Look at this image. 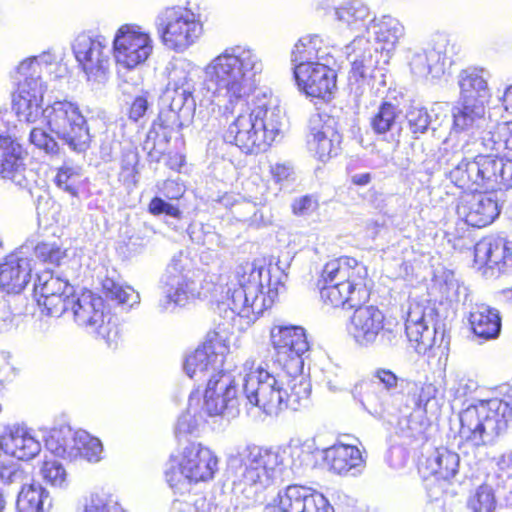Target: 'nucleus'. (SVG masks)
I'll use <instances>...</instances> for the list:
<instances>
[{"label": "nucleus", "mask_w": 512, "mask_h": 512, "mask_svg": "<svg viewBox=\"0 0 512 512\" xmlns=\"http://www.w3.org/2000/svg\"><path fill=\"white\" fill-rule=\"evenodd\" d=\"M71 309L75 323L86 329L88 333L96 335L112 349L121 342V331L112 317L105 312L103 299L91 291L77 294L72 301Z\"/></svg>", "instance_id": "obj_13"}, {"label": "nucleus", "mask_w": 512, "mask_h": 512, "mask_svg": "<svg viewBox=\"0 0 512 512\" xmlns=\"http://www.w3.org/2000/svg\"><path fill=\"white\" fill-rule=\"evenodd\" d=\"M139 155L134 150L124 151L121 158L119 179L126 185H136Z\"/></svg>", "instance_id": "obj_54"}, {"label": "nucleus", "mask_w": 512, "mask_h": 512, "mask_svg": "<svg viewBox=\"0 0 512 512\" xmlns=\"http://www.w3.org/2000/svg\"><path fill=\"white\" fill-rule=\"evenodd\" d=\"M54 61L55 57L45 52L22 61L17 67L19 83L12 103L19 122L33 124L39 118L46 91L41 75Z\"/></svg>", "instance_id": "obj_10"}, {"label": "nucleus", "mask_w": 512, "mask_h": 512, "mask_svg": "<svg viewBox=\"0 0 512 512\" xmlns=\"http://www.w3.org/2000/svg\"><path fill=\"white\" fill-rule=\"evenodd\" d=\"M413 388V381L397 376L387 368H376L371 374L370 382L357 384L354 398L363 408L377 418L386 413L400 410L404 403L407 388Z\"/></svg>", "instance_id": "obj_9"}, {"label": "nucleus", "mask_w": 512, "mask_h": 512, "mask_svg": "<svg viewBox=\"0 0 512 512\" xmlns=\"http://www.w3.org/2000/svg\"><path fill=\"white\" fill-rule=\"evenodd\" d=\"M227 463L238 480L236 489L248 500L247 505L262 502L265 490L278 481L288 480L281 447L247 445L231 454Z\"/></svg>", "instance_id": "obj_4"}, {"label": "nucleus", "mask_w": 512, "mask_h": 512, "mask_svg": "<svg viewBox=\"0 0 512 512\" xmlns=\"http://www.w3.org/2000/svg\"><path fill=\"white\" fill-rule=\"evenodd\" d=\"M155 25L162 43L175 52L188 49L202 33V24L196 14L180 6L161 10Z\"/></svg>", "instance_id": "obj_15"}, {"label": "nucleus", "mask_w": 512, "mask_h": 512, "mask_svg": "<svg viewBox=\"0 0 512 512\" xmlns=\"http://www.w3.org/2000/svg\"><path fill=\"white\" fill-rule=\"evenodd\" d=\"M208 414L200 407V392L194 391L190 394L188 407L177 421L175 434L178 439L185 438L197 431L200 424L206 421Z\"/></svg>", "instance_id": "obj_41"}, {"label": "nucleus", "mask_w": 512, "mask_h": 512, "mask_svg": "<svg viewBox=\"0 0 512 512\" xmlns=\"http://www.w3.org/2000/svg\"><path fill=\"white\" fill-rule=\"evenodd\" d=\"M187 265L188 259L182 253L174 255L167 265L160 280L161 296L155 307L158 313H173L194 297L196 283Z\"/></svg>", "instance_id": "obj_16"}, {"label": "nucleus", "mask_w": 512, "mask_h": 512, "mask_svg": "<svg viewBox=\"0 0 512 512\" xmlns=\"http://www.w3.org/2000/svg\"><path fill=\"white\" fill-rule=\"evenodd\" d=\"M460 457L446 447L436 448L426 459V467L437 479L450 480L459 470Z\"/></svg>", "instance_id": "obj_40"}, {"label": "nucleus", "mask_w": 512, "mask_h": 512, "mask_svg": "<svg viewBox=\"0 0 512 512\" xmlns=\"http://www.w3.org/2000/svg\"><path fill=\"white\" fill-rule=\"evenodd\" d=\"M467 506L473 512H491L496 506V498L493 488L488 484H482L475 489L468 498Z\"/></svg>", "instance_id": "obj_50"}, {"label": "nucleus", "mask_w": 512, "mask_h": 512, "mask_svg": "<svg viewBox=\"0 0 512 512\" xmlns=\"http://www.w3.org/2000/svg\"><path fill=\"white\" fill-rule=\"evenodd\" d=\"M0 447L6 453L19 460L35 458L41 451V444L35 436L24 427L14 426L0 439Z\"/></svg>", "instance_id": "obj_31"}, {"label": "nucleus", "mask_w": 512, "mask_h": 512, "mask_svg": "<svg viewBox=\"0 0 512 512\" xmlns=\"http://www.w3.org/2000/svg\"><path fill=\"white\" fill-rule=\"evenodd\" d=\"M153 41L148 32L135 24H124L113 39L114 56L117 64L133 69L143 64L151 55Z\"/></svg>", "instance_id": "obj_23"}, {"label": "nucleus", "mask_w": 512, "mask_h": 512, "mask_svg": "<svg viewBox=\"0 0 512 512\" xmlns=\"http://www.w3.org/2000/svg\"><path fill=\"white\" fill-rule=\"evenodd\" d=\"M404 114L395 105L383 102L371 117L372 128H403Z\"/></svg>", "instance_id": "obj_47"}, {"label": "nucleus", "mask_w": 512, "mask_h": 512, "mask_svg": "<svg viewBox=\"0 0 512 512\" xmlns=\"http://www.w3.org/2000/svg\"><path fill=\"white\" fill-rule=\"evenodd\" d=\"M74 432L69 426L52 429L45 439L46 448L54 455L69 459Z\"/></svg>", "instance_id": "obj_46"}, {"label": "nucleus", "mask_w": 512, "mask_h": 512, "mask_svg": "<svg viewBox=\"0 0 512 512\" xmlns=\"http://www.w3.org/2000/svg\"><path fill=\"white\" fill-rule=\"evenodd\" d=\"M459 47L444 34H436L426 47L408 48L405 60L411 75L418 80L440 79L451 65Z\"/></svg>", "instance_id": "obj_14"}, {"label": "nucleus", "mask_w": 512, "mask_h": 512, "mask_svg": "<svg viewBox=\"0 0 512 512\" xmlns=\"http://www.w3.org/2000/svg\"><path fill=\"white\" fill-rule=\"evenodd\" d=\"M405 33V26L398 18L390 14L373 16L366 34H358L346 46L352 76L356 80L365 78L376 67L379 51L390 58Z\"/></svg>", "instance_id": "obj_6"}, {"label": "nucleus", "mask_w": 512, "mask_h": 512, "mask_svg": "<svg viewBox=\"0 0 512 512\" xmlns=\"http://www.w3.org/2000/svg\"><path fill=\"white\" fill-rule=\"evenodd\" d=\"M56 136H59L56 130H30L29 133L30 142L48 155H56L59 152Z\"/></svg>", "instance_id": "obj_55"}, {"label": "nucleus", "mask_w": 512, "mask_h": 512, "mask_svg": "<svg viewBox=\"0 0 512 512\" xmlns=\"http://www.w3.org/2000/svg\"><path fill=\"white\" fill-rule=\"evenodd\" d=\"M354 308L347 322L346 331L357 347L386 349L398 343V333L385 326V316L378 307L360 304Z\"/></svg>", "instance_id": "obj_12"}, {"label": "nucleus", "mask_w": 512, "mask_h": 512, "mask_svg": "<svg viewBox=\"0 0 512 512\" xmlns=\"http://www.w3.org/2000/svg\"><path fill=\"white\" fill-rule=\"evenodd\" d=\"M469 323L473 334L482 341L499 337L501 317L499 311L486 304H475L469 315Z\"/></svg>", "instance_id": "obj_35"}, {"label": "nucleus", "mask_w": 512, "mask_h": 512, "mask_svg": "<svg viewBox=\"0 0 512 512\" xmlns=\"http://www.w3.org/2000/svg\"><path fill=\"white\" fill-rule=\"evenodd\" d=\"M448 177L458 188L471 191L459 198L458 217L469 226L486 227L498 218L501 206L495 194L476 191L512 187V160L493 155L463 158L449 171Z\"/></svg>", "instance_id": "obj_2"}, {"label": "nucleus", "mask_w": 512, "mask_h": 512, "mask_svg": "<svg viewBox=\"0 0 512 512\" xmlns=\"http://www.w3.org/2000/svg\"><path fill=\"white\" fill-rule=\"evenodd\" d=\"M82 169L64 164L58 169L54 182L56 186L72 197H77L81 186Z\"/></svg>", "instance_id": "obj_48"}, {"label": "nucleus", "mask_w": 512, "mask_h": 512, "mask_svg": "<svg viewBox=\"0 0 512 512\" xmlns=\"http://www.w3.org/2000/svg\"><path fill=\"white\" fill-rule=\"evenodd\" d=\"M263 63L251 48H226L204 69V83L211 92L216 108L212 109L211 125L223 128H279L285 124V113L263 102L253 109L247 100L256 88V76Z\"/></svg>", "instance_id": "obj_1"}, {"label": "nucleus", "mask_w": 512, "mask_h": 512, "mask_svg": "<svg viewBox=\"0 0 512 512\" xmlns=\"http://www.w3.org/2000/svg\"><path fill=\"white\" fill-rule=\"evenodd\" d=\"M240 397L237 384L231 374L220 371L208 379L200 407L209 417L234 418L239 413Z\"/></svg>", "instance_id": "obj_21"}, {"label": "nucleus", "mask_w": 512, "mask_h": 512, "mask_svg": "<svg viewBox=\"0 0 512 512\" xmlns=\"http://www.w3.org/2000/svg\"><path fill=\"white\" fill-rule=\"evenodd\" d=\"M286 278L279 265L239 264L221 286L224 295L218 302V310L224 312V319L231 321L232 326L237 321L240 329L250 326L273 305Z\"/></svg>", "instance_id": "obj_3"}, {"label": "nucleus", "mask_w": 512, "mask_h": 512, "mask_svg": "<svg viewBox=\"0 0 512 512\" xmlns=\"http://www.w3.org/2000/svg\"><path fill=\"white\" fill-rule=\"evenodd\" d=\"M280 130H225L223 139L226 143L234 144L246 154L266 151Z\"/></svg>", "instance_id": "obj_33"}, {"label": "nucleus", "mask_w": 512, "mask_h": 512, "mask_svg": "<svg viewBox=\"0 0 512 512\" xmlns=\"http://www.w3.org/2000/svg\"><path fill=\"white\" fill-rule=\"evenodd\" d=\"M335 62H316L294 67V77L301 91L307 96L329 99L336 89L337 74L331 67Z\"/></svg>", "instance_id": "obj_26"}, {"label": "nucleus", "mask_w": 512, "mask_h": 512, "mask_svg": "<svg viewBox=\"0 0 512 512\" xmlns=\"http://www.w3.org/2000/svg\"><path fill=\"white\" fill-rule=\"evenodd\" d=\"M227 350L223 338L218 333H214L212 336L208 335L204 344L186 357L185 373L191 379L201 381L224 371L223 364Z\"/></svg>", "instance_id": "obj_25"}, {"label": "nucleus", "mask_w": 512, "mask_h": 512, "mask_svg": "<svg viewBox=\"0 0 512 512\" xmlns=\"http://www.w3.org/2000/svg\"><path fill=\"white\" fill-rule=\"evenodd\" d=\"M232 213L239 221L247 222L251 226L260 227L267 224L263 212L250 201L234 204Z\"/></svg>", "instance_id": "obj_51"}, {"label": "nucleus", "mask_w": 512, "mask_h": 512, "mask_svg": "<svg viewBox=\"0 0 512 512\" xmlns=\"http://www.w3.org/2000/svg\"><path fill=\"white\" fill-rule=\"evenodd\" d=\"M149 113V102L147 99V93L138 95L132 102L128 118L131 124L144 126L146 124V118Z\"/></svg>", "instance_id": "obj_60"}, {"label": "nucleus", "mask_w": 512, "mask_h": 512, "mask_svg": "<svg viewBox=\"0 0 512 512\" xmlns=\"http://www.w3.org/2000/svg\"><path fill=\"white\" fill-rule=\"evenodd\" d=\"M33 291L42 313L51 317L66 313L77 295L68 275L59 269L37 273Z\"/></svg>", "instance_id": "obj_18"}, {"label": "nucleus", "mask_w": 512, "mask_h": 512, "mask_svg": "<svg viewBox=\"0 0 512 512\" xmlns=\"http://www.w3.org/2000/svg\"><path fill=\"white\" fill-rule=\"evenodd\" d=\"M324 460L335 474L352 476L360 473L364 461L360 450L353 445L337 444L324 452Z\"/></svg>", "instance_id": "obj_32"}, {"label": "nucleus", "mask_w": 512, "mask_h": 512, "mask_svg": "<svg viewBox=\"0 0 512 512\" xmlns=\"http://www.w3.org/2000/svg\"><path fill=\"white\" fill-rule=\"evenodd\" d=\"M71 442L72 446L69 451V460H75L80 457L89 462H98L101 459L103 451L101 441L85 430L74 432Z\"/></svg>", "instance_id": "obj_42"}, {"label": "nucleus", "mask_w": 512, "mask_h": 512, "mask_svg": "<svg viewBox=\"0 0 512 512\" xmlns=\"http://www.w3.org/2000/svg\"><path fill=\"white\" fill-rule=\"evenodd\" d=\"M20 254H11L0 264V288L7 293H20L31 277L32 260Z\"/></svg>", "instance_id": "obj_30"}, {"label": "nucleus", "mask_w": 512, "mask_h": 512, "mask_svg": "<svg viewBox=\"0 0 512 512\" xmlns=\"http://www.w3.org/2000/svg\"><path fill=\"white\" fill-rule=\"evenodd\" d=\"M40 475L52 487L65 489L69 485L68 473L57 460H45L40 468Z\"/></svg>", "instance_id": "obj_49"}, {"label": "nucleus", "mask_w": 512, "mask_h": 512, "mask_svg": "<svg viewBox=\"0 0 512 512\" xmlns=\"http://www.w3.org/2000/svg\"><path fill=\"white\" fill-rule=\"evenodd\" d=\"M102 291L107 299L124 307L132 308L140 302L139 293L131 286H124L110 277L102 281Z\"/></svg>", "instance_id": "obj_45"}, {"label": "nucleus", "mask_w": 512, "mask_h": 512, "mask_svg": "<svg viewBox=\"0 0 512 512\" xmlns=\"http://www.w3.org/2000/svg\"><path fill=\"white\" fill-rule=\"evenodd\" d=\"M30 475L21 464L13 460L0 461V481L6 485H26Z\"/></svg>", "instance_id": "obj_53"}, {"label": "nucleus", "mask_w": 512, "mask_h": 512, "mask_svg": "<svg viewBox=\"0 0 512 512\" xmlns=\"http://www.w3.org/2000/svg\"><path fill=\"white\" fill-rule=\"evenodd\" d=\"M489 76V72L483 68L468 67L461 70L457 77L461 109L468 114L476 128L482 126L485 104L491 95L488 87Z\"/></svg>", "instance_id": "obj_20"}, {"label": "nucleus", "mask_w": 512, "mask_h": 512, "mask_svg": "<svg viewBox=\"0 0 512 512\" xmlns=\"http://www.w3.org/2000/svg\"><path fill=\"white\" fill-rule=\"evenodd\" d=\"M82 512H125L111 497L100 494L91 495Z\"/></svg>", "instance_id": "obj_57"}, {"label": "nucleus", "mask_w": 512, "mask_h": 512, "mask_svg": "<svg viewBox=\"0 0 512 512\" xmlns=\"http://www.w3.org/2000/svg\"><path fill=\"white\" fill-rule=\"evenodd\" d=\"M48 500V493L38 483L24 485L18 494L16 501L17 512H44L45 503Z\"/></svg>", "instance_id": "obj_44"}, {"label": "nucleus", "mask_w": 512, "mask_h": 512, "mask_svg": "<svg viewBox=\"0 0 512 512\" xmlns=\"http://www.w3.org/2000/svg\"><path fill=\"white\" fill-rule=\"evenodd\" d=\"M284 452V463L288 471V479L291 475L301 477L313 462V444L308 441L302 442L299 439H293L286 448H281Z\"/></svg>", "instance_id": "obj_38"}, {"label": "nucleus", "mask_w": 512, "mask_h": 512, "mask_svg": "<svg viewBox=\"0 0 512 512\" xmlns=\"http://www.w3.org/2000/svg\"><path fill=\"white\" fill-rule=\"evenodd\" d=\"M148 211L154 216L165 215L177 220L182 217V211L178 205L168 202L158 196L151 199L148 205Z\"/></svg>", "instance_id": "obj_59"}, {"label": "nucleus", "mask_w": 512, "mask_h": 512, "mask_svg": "<svg viewBox=\"0 0 512 512\" xmlns=\"http://www.w3.org/2000/svg\"><path fill=\"white\" fill-rule=\"evenodd\" d=\"M322 39L318 35H307L298 40L292 51L291 60L296 65L310 64L316 62H335L333 56L322 48Z\"/></svg>", "instance_id": "obj_37"}, {"label": "nucleus", "mask_w": 512, "mask_h": 512, "mask_svg": "<svg viewBox=\"0 0 512 512\" xmlns=\"http://www.w3.org/2000/svg\"><path fill=\"white\" fill-rule=\"evenodd\" d=\"M281 512H334L323 494L300 485H289L278 493Z\"/></svg>", "instance_id": "obj_29"}, {"label": "nucleus", "mask_w": 512, "mask_h": 512, "mask_svg": "<svg viewBox=\"0 0 512 512\" xmlns=\"http://www.w3.org/2000/svg\"><path fill=\"white\" fill-rule=\"evenodd\" d=\"M286 373L287 388L283 389L279 380L263 368L250 371L243 379L242 392L246 405L256 407L266 415H277L290 408L297 410L311 393V384L302 373Z\"/></svg>", "instance_id": "obj_5"}, {"label": "nucleus", "mask_w": 512, "mask_h": 512, "mask_svg": "<svg viewBox=\"0 0 512 512\" xmlns=\"http://www.w3.org/2000/svg\"><path fill=\"white\" fill-rule=\"evenodd\" d=\"M270 340L275 361L286 373H297L304 368V355L310 345L301 326L275 324L270 329Z\"/></svg>", "instance_id": "obj_19"}, {"label": "nucleus", "mask_w": 512, "mask_h": 512, "mask_svg": "<svg viewBox=\"0 0 512 512\" xmlns=\"http://www.w3.org/2000/svg\"><path fill=\"white\" fill-rule=\"evenodd\" d=\"M67 142L73 150L84 151L90 142L89 130H70L67 134Z\"/></svg>", "instance_id": "obj_64"}, {"label": "nucleus", "mask_w": 512, "mask_h": 512, "mask_svg": "<svg viewBox=\"0 0 512 512\" xmlns=\"http://www.w3.org/2000/svg\"><path fill=\"white\" fill-rule=\"evenodd\" d=\"M414 387H408L403 406L420 408L425 406L436 394V388L433 384L418 385L413 382Z\"/></svg>", "instance_id": "obj_52"}, {"label": "nucleus", "mask_w": 512, "mask_h": 512, "mask_svg": "<svg viewBox=\"0 0 512 512\" xmlns=\"http://www.w3.org/2000/svg\"><path fill=\"white\" fill-rule=\"evenodd\" d=\"M35 255L45 263L60 266L61 262L67 257L66 250L62 249L56 243L41 242L34 248Z\"/></svg>", "instance_id": "obj_56"}, {"label": "nucleus", "mask_w": 512, "mask_h": 512, "mask_svg": "<svg viewBox=\"0 0 512 512\" xmlns=\"http://www.w3.org/2000/svg\"><path fill=\"white\" fill-rule=\"evenodd\" d=\"M474 263L487 279L497 278L512 270V241L502 235H489L474 247Z\"/></svg>", "instance_id": "obj_24"}, {"label": "nucleus", "mask_w": 512, "mask_h": 512, "mask_svg": "<svg viewBox=\"0 0 512 512\" xmlns=\"http://www.w3.org/2000/svg\"><path fill=\"white\" fill-rule=\"evenodd\" d=\"M72 49L87 81L105 84L110 74L111 55L107 38L93 31L83 32L75 38Z\"/></svg>", "instance_id": "obj_17"}, {"label": "nucleus", "mask_w": 512, "mask_h": 512, "mask_svg": "<svg viewBox=\"0 0 512 512\" xmlns=\"http://www.w3.org/2000/svg\"><path fill=\"white\" fill-rule=\"evenodd\" d=\"M341 135L337 130H317L307 138V147L320 161H326L337 154Z\"/></svg>", "instance_id": "obj_43"}, {"label": "nucleus", "mask_w": 512, "mask_h": 512, "mask_svg": "<svg viewBox=\"0 0 512 512\" xmlns=\"http://www.w3.org/2000/svg\"><path fill=\"white\" fill-rule=\"evenodd\" d=\"M195 84L190 63L178 61L173 64L164 92L165 100L170 102L171 112L186 110L189 113L195 109Z\"/></svg>", "instance_id": "obj_27"}, {"label": "nucleus", "mask_w": 512, "mask_h": 512, "mask_svg": "<svg viewBox=\"0 0 512 512\" xmlns=\"http://www.w3.org/2000/svg\"><path fill=\"white\" fill-rule=\"evenodd\" d=\"M429 115V128L449 126L450 128H469L475 123L461 108H451L448 103H435Z\"/></svg>", "instance_id": "obj_39"}, {"label": "nucleus", "mask_w": 512, "mask_h": 512, "mask_svg": "<svg viewBox=\"0 0 512 512\" xmlns=\"http://www.w3.org/2000/svg\"><path fill=\"white\" fill-rule=\"evenodd\" d=\"M428 111L424 108L413 107L404 115V123L409 128H429Z\"/></svg>", "instance_id": "obj_61"}, {"label": "nucleus", "mask_w": 512, "mask_h": 512, "mask_svg": "<svg viewBox=\"0 0 512 512\" xmlns=\"http://www.w3.org/2000/svg\"><path fill=\"white\" fill-rule=\"evenodd\" d=\"M367 268L351 257H339L328 261L318 281L324 304L352 309L369 298L366 285Z\"/></svg>", "instance_id": "obj_7"}, {"label": "nucleus", "mask_w": 512, "mask_h": 512, "mask_svg": "<svg viewBox=\"0 0 512 512\" xmlns=\"http://www.w3.org/2000/svg\"><path fill=\"white\" fill-rule=\"evenodd\" d=\"M510 132L511 130H482L481 143L487 150H508L506 137H509Z\"/></svg>", "instance_id": "obj_58"}, {"label": "nucleus", "mask_w": 512, "mask_h": 512, "mask_svg": "<svg viewBox=\"0 0 512 512\" xmlns=\"http://www.w3.org/2000/svg\"><path fill=\"white\" fill-rule=\"evenodd\" d=\"M49 128H83L88 120L79 107L70 101H56L42 110Z\"/></svg>", "instance_id": "obj_34"}, {"label": "nucleus", "mask_w": 512, "mask_h": 512, "mask_svg": "<svg viewBox=\"0 0 512 512\" xmlns=\"http://www.w3.org/2000/svg\"><path fill=\"white\" fill-rule=\"evenodd\" d=\"M218 470V458L201 444L190 443L182 452L181 458L171 457L165 470L169 487L183 495L188 493L192 483L206 482L214 478Z\"/></svg>", "instance_id": "obj_11"}, {"label": "nucleus", "mask_w": 512, "mask_h": 512, "mask_svg": "<svg viewBox=\"0 0 512 512\" xmlns=\"http://www.w3.org/2000/svg\"><path fill=\"white\" fill-rule=\"evenodd\" d=\"M318 208L316 198L311 195H305L295 199L292 203L293 213L297 216H306Z\"/></svg>", "instance_id": "obj_62"}, {"label": "nucleus", "mask_w": 512, "mask_h": 512, "mask_svg": "<svg viewBox=\"0 0 512 512\" xmlns=\"http://www.w3.org/2000/svg\"><path fill=\"white\" fill-rule=\"evenodd\" d=\"M440 328L434 303L425 301L410 304L405 331L409 341L416 344L415 349L418 353H426L436 345Z\"/></svg>", "instance_id": "obj_22"}, {"label": "nucleus", "mask_w": 512, "mask_h": 512, "mask_svg": "<svg viewBox=\"0 0 512 512\" xmlns=\"http://www.w3.org/2000/svg\"><path fill=\"white\" fill-rule=\"evenodd\" d=\"M334 18L339 26L352 32L366 34L372 21V13L369 7L361 0H349L334 8Z\"/></svg>", "instance_id": "obj_36"}, {"label": "nucleus", "mask_w": 512, "mask_h": 512, "mask_svg": "<svg viewBox=\"0 0 512 512\" xmlns=\"http://www.w3.org/2000/svg\"><path fill=\"white\" fill-rule=\"evenodd\" d=\"M511 420L512 406L507 401H480L459 414V437L473 447L493 445L506 434Z\"/></svg>", "instance_id": "obj_8"}, {"label": "nucleus", "mask_w": 512, "mask_h": 512, "mask_svg": "<svg viewBox=\"0 0 512 512\" xmlns=\"http://www.w3.org/2000/svg\"><path fill=\"white\" fill-rule=\"evenodd\" d=\"M27 153L22 145L10 136L0 135V177L16 186L29 185L32 171L26 167Z\"/></svg>", "instance_id": "obj_28"}, {"label": "nucleus", "mask_w": 512, "mask_h": 512, "mask_svg": "<svg viewBox=\"0 0 512 512\" xmlns=\"http://www.w3.org/2000/svg\"><path fill=\"white\" fill-rule=\"evenodd\" d=\"M271 174L277 183H289L295 180L294 168L290 162L271 166Z\"/></svg>", "instance_id": "obj_63"}]
</instances>
